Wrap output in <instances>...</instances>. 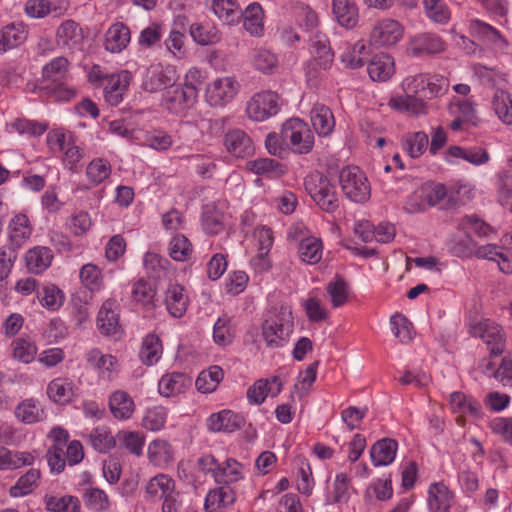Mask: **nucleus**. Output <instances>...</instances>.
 <instances>
[{
	"mask_svg": "<svg viewBox=\"0 0 512 512\" xmlns=\"http://www.w3.org/2000/svg\"><path fill=\"white\" fill-rule=\"evenodd\" d=\"M403 86L407 93L402 96L392 97L389 105L401 112L421 115L427 113V105L424 102V98L430 99L443 95L447 91L449 84L445 79L435 83L428 81L422 75H418L406 78Z\"/></svg>",
	"mask_w": 512,
	"mask_h": 512,
	"instance_id": "obj_1",
	"label": "nucleus"
},
{
	"mask_svg": "<svg viewBox=\"0 0 512 512\" xmlns=\"http://www.w3.org/2000/svg\"><path fill=\"white\" fill-rule=\"evenodd\" d=\"M307 193L324 212L334 213L339 208V199L330 180L318 171L311 172L304 179Z\"/></svg>",
	"mask_w": 512,
	"mask_h": 512,
	"instance_id": "obj_2",
	"label": "nucleus"
},
{
	"mask_svg": "<svg viewBox=\"0 0 512 512\" xmlns=\"http://www.w3.org/2000/svg\"><path fill=\"white\" fill-rule=\"evenodd\" d=\"M68 65V60L60 56L52 59L42 70L43 89L54 95L58 100H69L76 94L73 89L67 87L64 83Z\"/></svg>",
	"mask_w": 512,
	"mask_h": 512,
	"instance_id": "obj_3",
	"label": "nucleus"
},
{
	"mask_svg": "<svg viewBox=\"0 0 512 512\" xmlns=\"http://www.w3.org/2000/svg\"><path fill=\"white\" fill-rule=\"evenodd\" d=\"M291 312L281 307L279 311L270 312L262 325L263 338L270 348L282 347L292 332Z\"/></svg>",
	"mask_w": 512,
	"mask_h": 512,
	"instance_id": "obj_4",
	"label": "nucleus"
},
{
	"mask_svg": "<svg viewBox=\"0 0 512 512\" xmlns=\"http://www.w3.org/2000/svg\"><path fill=\"white\" fill-rule=\"evenodd\" d=\"M151 498L162 500V512H180L183 507L181 493L175 489V481L166 474H158L146 485Z\"/></svg>",
	"mask_w": 512,
	"mask_h": 512,
	"instance_id": "obj_5",
	"label": "nucleus"
},
{
	"mask_svg": "<svg viewBox=\"0 0 512 512\" xmlns=\"http://www.w3.org/2000/svg\"><path fill=\"white\" fill-rule=\"evenodd\" d=\"M281 138L288 142V148L297 154H308L314 146L312 131L307 123L299 118H291L283 123Z\"/></svg>",
	"mask_w": 512,
	"mask_h": 512,
	"instance_id": "obj_6",
	"label": "nucleus"
},
{
	"mask_svg": "<svg viewBox=\"0 0 512 512\" xmlns=\"http://www.w3.org/2000/svg\"><path fill=\"white\" fill-rule=\"evenodd\" d=\"M339 183L343 193L353 202L363 203L370 197L368 180L357 167L342 169L339 175Z\"/></svg>",
	"mask_w": 512,
	"mask_h": 512,
	"instance_id": "obj_7",
	"label": "nucleus"
},
{
	"mask_svg": "<svg viewBox=\"0 0 512 512\" xmlns=\"http://www.w3.org/2000/svg\"><path fill=\"white\" fill-rule=\"evenodd\" d=\"M280 110V97L272 91L255 94L247 103L246 112L250 119L264 121L275 116Z\"/></svg>",
	"mask_w": 512,
	"mask_h": 512,
	"instance_id": "obj_8",
	"label": "nucleus"
},
{
	"mask_svg": "<svg viewBox=\"0 0 512 512\" xmlns=\"http://www.w3.org/2000/svg\"><path fill=\"white\" fill-rule=\"evenodd\" d=\"M403 32V26L397 20L385 18L374 24L369 42L377 48L391 47L402 39Z\"/></svg>",
	"mask_w": 512,
	"mask_h": 512,
	"instance_id": "obj_9",
	"label": "nucleus"
},
{
	"mask_svg": "<svg viewBox=\"0 0 512 512\" xmlns=\"http://www.w3.org/2000/svg\"><path fill=\"white\" fill-rule=\"evenodd\" d=\"M239 89L233 77L217 78L206 87V101L210 106L222 107L233 100Z\"/></svg>",
	"mask_w": 512,
	"mask_h": 512,
	"instance_id": "obj_10",
	"label": "nucleus"
},
{
	"mask_svg": "<svg viewBox=\"0 0 512 512\" xmlns=\"http://www.w3.org/2000/svg\"><path fill=\"white\" fill-rule=\"evenodd\" d=\"M470 333L481 338L487 345L491 346L490 355L498 356L504 351L503 335L501 328L495 322L485 319L470 325Z\"/></svg>",
	"mask_w": 512,
	"mask_h": 512,
	"instance_id": "obj_11",
	"label": "nucleus"
},
{
	"mask_svg": "<svg viewBox=\"0 0 512 512\" xmlns=\"http://www.w3.org/2000/svg\"><path fill=\"white\" fill-rule=\"evenodd\" d=\"M176 71L173 67L166 68L161 65H152L147 69L143 88L148 92H158L167 89L176 82Z\"/></svg>",
	"mask_w": 512,
	"mask_h": 512,
	"instance_id": "obj_12",
	"label": "nucleus"
},
{
	"mask_svg": "<svg viewBox=\"0 0 512 512\" xmlns=\"http://www.w3.org/2000/svg\"><path fill=\"white\" fill-rule=\"evenodd\" d=\"M196 102L194 92H188L183 86L172 84L163 94V105L173 113H179Z\"/></svg>",
	"mask_w": 512,
	"mask_h": 512,
	"instance_id": "obj_13",
	"label": "nucleus"
},
{
	"mask_svg": "<svg viewBox=\"0 0 512 512\" xmlns=\"http://www.w3.org/2000/svg\"><path fill=\"white\" fill-rule=\"evenodd\" d=\"M117 308L118 304L114 299H108L102 304L97 316V326L103 335L110 336L119 332Z\"/></svg>",
	"mask_w": 512,
	"mask_h": 512,
	"instance_id": "obj_14",
	"label": "nucleus"
},
{
	"mask_svg": "<svg viewBox=\"0 0 512 512\" xmlns=\"http://www.w3.org/2000/svg\"><path fill=\"white\" fill-rule=\"evenodd\" d=\"M244 423V417L232 412L231 410H222L218 413H214L208 418L207 421L209 430L213 432L226 433H232L242 428Z\"/></svg>",
	"mask_w": 512,
	"mask_h": 512,
	"instance_id": "obj_15",
	"label": "nucleus"
},
{
	"mask_svg": "<svg viewBox=\"0 0 512 512\" xmlns=\"http://www.w3.org/2000/svg\"><path fill=\"white\" fill-rule=\"evenodd\" d=\"M224 144L228 152L235 157H248L254 152V146L251 138L240 129H233L227 132Z\"/></svg>",
	"mask_w": 512,
	"mask_h": 512,
	"instance_id": "obj_16",
	"label": "nucleus"
},
{
	"mask_svg": "<svg viewBox=\"0 0 512 512\" xmlns=\"http://www.w3.org/2000/svg\"><path fill=\"white\" fill-rule=\"evenodd\" d=\"M234 502V490L229 485H222L208 492L204 509L206 512H225Z\"/></svg>",
	"mask_w": 512,
	"mask_h": 512,
	"instance_id": "obj_17",
	"label": "nucleus"
},
{
	"mask_svg": "<svg viewBox=\"0 0 512 512\" xmlns=\"http://www.w3.org/2000/svg\"><path fill=\"white\" fill-rule=\"evenodd\" d=\"M445 49L442 39L434 34L423 33L416 35L410 41V52L413 56L440 53Z\"/></svg>",
	"mask_w": 512,
	"mask_h": 512,
	"instance_id": "obj_18",
	"label": "nucleus"
},
{
	"mask_svg": "<svg viewBox=\"0 0 512 512\" xmlns=\"http://www.w3.org/2000/svg\"><path fill=\"white\" fill-rule=\"evenodd\" d=\"M398 443L391 438H383L375 442L370 449V457L374 466L391 464L396 456Z\"/></svg>",
	"mask_w": 512,
	"mask_h": 512,
	"instance_id": "obj_19",
	"label": "nucleus"
},
{
	"mask_svg": "<svg viewBox=\"0 0 512 512\" xmlns=\"http://www.w3.org/2000/svg\"><path fill=\"white\" fill-rule=\"evenodd\" d=\"M130 29L122 22L114 23L105 34V49L112 53H119L130 42Z\"/></svg>",
	"mask_w": 512,
	"mask_h": 512,
	"instance_id": "obj_20",
	"label": "nucleus"
},
{
	"mask_svg": "<svg viewBox=\"0 0 512 512\" xmlns=\"http://www.w3.org/2000/svg\"><path fill=\"white\" fill-rule=\"evenodd\" d=\"M367 70L373 81H387L394 74V59L387 53L376 54L369 62Z\"/></svg>",
	"mask_w": 512,
	"mask_h": 512,
	"instance_id": "obj_21",
	"label": "nucleus"
},
{
	"mask_svg": "<svg viewBox=\"0 0 512 512\" xmlns=\"http://www.w3.org/2000/svg\"><path fill=\"white\" fill-rule=\"evenodd\" d=\"M212 10L226 25L239 23L243 16V10L237 0H213Z\"/></svg>",
	"mask_w": 512,
	"mask_h": 512,
	"instance_id": "obj_22",
	"label": "nucleus"
},
{
	"mask_svg": "<svg viewBox=\"0 0 512 512\" xmlns=\"http://www.w3.org/2000/svg\"><path fill=\"white\" fill-rule=\"evenodd\" d=\"M165 305L169 314L175 318L182 317L188 307V297L184 294L183 286L170 284L166 290Z\"/></svg>",
	"mask_w": 512,
	"mask_h": 512,
	"instance_id": "obj_23",
	"label": "nucleus"
},
{
	"mask_svg": "<svg viewBox=\"0 0 512 512\" xmlns=\"http://www.w3.org/2000/svg\"><path fill=\"white\" fill-rule=\"evenodd\" d=\"M312 54L316 64L326 70L329 69L333 63L334 53L332 52L329 41L326 35L316 32L310 39Z\"/></svg>",
	"mask_w": 512,
	"mask_h": 512,
	"instance_id": "obj_24",
	"label": "nucleus"
},
{
	"mask_svg": "<svg viewBox=\"0 0 512 512\" xmlns=\"http://www.w3.org/2000/svg\"><path fill=\"white\" fill-rule=\"evenodd\" d=\"M271 383H277L276 390H272V388L269 386V380H257L247 390V398L249 402L259 405L264 402L268 395H271L272 397L277 396L282 390L283 383L278 376L271 377Z\"/></svg>",
	"mask_w": 512,
	"mask_h": 512,
	"instance_id": "obj_25",
	"label": "nucleus"
},
{
	"mask_svg": "<svg viewBox=\"0 0 512 512\" xmlns=\"http://www.w3.org/2000/svg\"><path fill=\"white\" fill-rule=\"evenodd\" d=\"M311 123L319 136L332 133L335 120L332 111L325 105L316 104L311 110Z\"/></svg>",
	"mask_w": 512,
	"mask_h": 512,
	"instance_id": "obj_26",
	"label": "nucleus"
},
{
	"mask_svg": "<svg viewBox=\"0 0 512 512\" xmlns=\"http://www.w3.org/2000/svg\"><path fill=\"white\" fill-rule=\"evenodd\" d=\"M247 169L258 175H263L270 179H277L283 176L287 169L279 161L271 158H258L246 163Z\"/></svg>",
	"mask_w": 512,
	"mask_h": 512,
	"instance_id": "obj_27",
	"label": "nucleus"
},
{
	"mask_svg": "<svg viewBox=\"0 0 512 512\" xmlns=\"http://www.w3.org/2000/svg\"><path fill=\"white\" fill-rule=\"evenodd\" d=\"M109 408L116 419L125 420L129 419L133 414L135 404L127 392L118 390L110 396Z\"/></svg>",
	"mask_w": 512,
	"mask_h": 512,
	"instance_id": "obj_28",
	"label": "nucleus"
},
{
	"mask_svg": "<svg viewBox=\"0 0 512 512\" xmlns=\"http://www.w3.org/2000/svg\"><path fill=\"white\" fill-rule=\"evenodd\" d=\"M52 259L53 253L51 249L44 246L28 250L25 256L28 270L35 274L45 271L50 266Z\"/></svg>",
	"mask_w": 512,
	"mask_h": 512,
	"instance_id": "obj_29",
	"label": "nucleus"
},
{
	"mask_svg": "<svg viewBox=\"0 0 512 512\" xmlns=\"http://www.w3.org/2000/svg\"><path fill=\"white\" fill-rule=\"evenodd\" d=\"M27 38L25 25L9 24L0 30V52H6L21 45Z\"/></svg>",
	"mask_w": 512,
	"mask_h": 512,
	"instance_id": "obj_30",
	"label": "nucleus"
},
{
	"mask_svg": "<svg viewBox=\"0 0 512 512\" xmlns=\"http://www.w3.org/2000/svg\"><path fill=\"white\" fill-rule=\"evenodd\" d=\"M191 384V380L184 373L174 372L164 375L159 381V392L163 396L170 397L183 393Z\"/></svg>",
	"mask_w": 512,
	"mask_h": 512,
	"instance_id": "obj_31",
	"label": "nucleus"
},
{
	"mask_svg": "<svg viewBox=\"0 0 512 512\" xmlns=\"http://www.w3.org/2000/svg\"><path fill=\"white\" fill-rule=\"evenodd\" d=\"M333 13L338 23L346 28L354 27L358 22V8L353 0H333Z\"/></svg>",
	"mask_w": 512,
	"mask_h": 512,
	"instance_id": "obj_32",
	"label": "nucleus"
},
{
	"mask_svg": "<svg viewBox=\"0 0 512 512\" xmlns=\"http://www.w3.org/2000/svg\"><path fill=\"white\" fill-rule=\"evenodd\" d=\"M132 298L147 309H154L158 306L156 288L153 282L139 279L133 284Z\"/></svg>",
	"mask_w": 512,
	"mask_h": 512,
	"instance_id": "obj_33",
	"label": "nucleus"
},
{
	"mask_svg": "<svg viewBox=\"0 0 512 512\" xmlns=\"http://www.w3.org/2000/svg\"><path fill=\"white\" fill-rule=\"evenodd\" d=\"M430 512H448L452 503V494L442 483H434L429 488Z\"/></svg>",
	"mask_w": 512,
	"mask_h": 512,
	"instance_id": "obj_34",
	"label": "nucleus"
},
{
	"mask_svg": "<svg viewBox=\"0 0 512 512\" xmlns=\"http://www.w3.org/2000/svg\"><path fill=\"white\" fill-rule=\"evenodd\" d=\"M243 466L237 460L228 458L219 463L215 481L219 484L229 485L241 479Z\"/></svg>",
	"mask_w": 512,
	"mask_h": 512,
	"instance_id": "obj_35",
	"label": "nucleus"
},
{
	"mask_svg": "<svg viewBox=\"0 0 512 512\" xmlns=\"http://www.w3.org/2000/svg\"><path fill=\"white\" fill-rule=\"evenodd\" d=\"M31 234L28 217L18 214L9 223V239L15 248L20 247Z\"/></svg>",
	"mask_w": 512,
	"mask_h": 512,
	"instance_id": "obj_36",
	"label": "nucleus"
},
{
	"mask_svg": "<svg viewBox=\"0 0 512 512\" xmlns=\"http://www.w3.org/2000/svg\"><path fill=\"white\" fill-rule=\"evenodd\" d=\"M224 372L220 366L214 365L202 371L195 381L198 391L202 393L213 392L223 380Z\"/></svg>",
	"mask_w": 512,
	"mask_h": 512,
	"instance_id": "obj_37",
	"label": "nucleus"
},
{
	"mask_svg": "<svg viewBox=\"0 0 512 512\" xmlns=\"http://www.w3.org/2000/svg\"><path fill=\"white\" fill-rule=\"evenodd\" d=\"M47 394L55 403H69L74 395L73 384L65 378L54 379L48 385Z\"/></svg>",
	"mask_w": 512,
	"mask_h": 512,
	"instance_id": "obj_38",
	"label": "nucleus"
},
{
	"mask_svg": "<svg viewBox=\"0 0 512 512\" xmlns=\"http://www.w3.org/2000/svg\"><path fill=\"white\" fill-rule=\"evenodd\" d=\"M56 38L65 46L79 44L83 40V31L74 20H66L58 27Z\"/></svg>",
	"mask_w": 512,
	"mask_h": 512,
	"instance_id": "obj_39",
	"label": "nucleus"
},
{
	"mask_svg": "<svg viewBox=\"0 0 512 512\" xmlns=\"http://www.w3.org/2000/svg\"><path fill=\"white\" fill-rule=\"evenodd\" d=\"M162 353V344L159 337L155 334H148L141 346L140 358L146 365H152L160 359Z\"/></svg>",
	"mask_w": 512,
	"mask_h": 512,
	"instance_id": "obj_40",
	"label": "nucleus"
},
{
	"mask_svg": "<svg viewBox=\"0 0 512 512\" xmlns=\"http://www.w3.org/2000/svg\"><path fill=\"white\" fill-rule=\"evenodd\" d=\"M40 471L38 469H30L22 475L16 484L10 488L12 497H22L31 493L37 486L40 479Z\"/></svg>",
	"mask_w": 512,
	"mask_h": 512,
	"instance_id": "obj_41",
	"label": "nucleus"
},
{
	"mask_svg": "<svg viewBox=\"0 0 512 512\" xmlns=\"http://www.w3.org/2000/svg\"><path fill=\"white\" fill-rule=\"evenodd\" d=\"M46 509L51 512H80V500L75 496H46Z\"/></svg>",
	"mask_w": 512,
	"mask_h": 512,
	"instance_id": "obj_42",
	"label": "nucleus"
},
{
	"mask_svg": "<svg viewBox=\"0 0 512 512\" xmlns=\"http://www.w3.org/2000/svg\"><path fill=\"white\" fill-rule=\"evenodd\" d=\"M298 253L303 262L316 264L322 258V242L315 238L304 239L299 244Z\"/></svg>",
	"mask_w": 512,
	"mask_h": 512,
	"instance_id": "obj_43",
	"label": "nucleus"
},
{
	"mask_svg": "<svg viewBox=\"0 0 512 512\" xmlns=\"http://www.w3.org/2000/svg\"><path fill=\"white\" fill-rule=\"evenodd\" d=\"M493 107L498 117L508 125L512 124V98L506 91L500 90L494 94Z\"/></svg>",
	"mask_w": 512,
	"mask_h": 512,
	"instance_id": "obj_44",
	"label": "nucleus"
},
{
	"mask_svg": "<svg viewBox=\"0 0 512 512\" xmlns=\"http://www.w3.org/2000/svg\"><path fill=\"white\" fill-rule=\"evenodd\" d=\"M326 291L335 308L341 307L348 300L347 283L340 275H336L335 279L327 284Z\"/></svg>",
	"mask_w": 512,
	"mask_h": 512,
	"instance_id": "obj_45",
	"label": "nucleus"
},
{
	"mask_svg": "<svg viewBox=\"0 0 512 512\" xmlns=\"http://www.w3.org/2000/svg\"><path fill=\"white\" fill-rule=\"evenodd\" d=\"M449 113L464 119L466 123L477 125V116L471 102L454 97L449 104Z\"/></svg>",
	"mask_w": 512,
	"mask_h": 512,
	"instance_id": "obj_46",
	"label": "nucleus"
},
{
	"mask_svg": "<svg viewBox=\"0 0 512 512\" xmlns=\"http://www.w3.org/2000/svg\"><path fill=\"white\" fill-rule=\"evenodd\" d=\"M83 501L86 507L101 512L109 508L110 501L106 493L98 488H89L83 494Z\"/></svg>",
	"mask_w": 512,
	"mask_h": 512,
	"instance_id": "obj_47",
	"label": "nucleus"
},
{
	"mask_svg": "<svg viewBox=\"0 0 512 512\" xmlns=\"http://www.w3.org/2000/svg\"><path fill=\"white\" fill-rule=\"evenodd\" d=\"M183 20L184 19H179L178 22L175 23V27L171 30L170 35L166 40L167 49L177 57H182L185 53L183 50L185 38Z\"/></svg>",
	"mask_w": 512,
	"mask_h": 512,
	"instance_id": "obj_48",
	"label": "nucleus"
},
{
	"mask_svg": "<svg viewBox=\"0 0 512 512\" xmlns=\"http://www.w3.org/2000/svg\"><path fill=\"white\" fill-rule=\"evenodd\" d=\"M425 203L428 208L434 207L438 204H443L447 189L445 185L440 183H426L420 187Z\"/></svg>",
	"mask_w": 512,
	"mask_h": 512,
	"instance_id": "obj_49",
	"label": "nucleus"
},
{
	"mask_svg": "<svg viewBox=\"0 0 512 512\" xmlns=\"http://www.w3.org/2000/svg\"><path fill=\"white\" fill-rule=\"evenodd\" d=\"M86 174L91 182L100 184L111 174V165L103 158L94 159L87 166Z\"/></svg>",
	"mask_w": 512,
	"mask_h": 512,
	"instance_id": "obj_50",
	"label": "nucleus"
},
{
	"mask_svg": "<svg viewBox=\"0 0 512 512\" xmlns=\"http://www.w3.org/2000/svg\"><path fill=\"white\" fill-rule=\"evenodd\" d=\"M42 410H39L32 399L25 400L18 404L15 409L16 417L27 424H32L41 420Z\"/></svg>",
	"mask_w": 512,
	"mask_h": 512,
	"instance_id": "obj_51",
	"label": "nucleus"
},
{
	"mask_svg": "<svg viewBox=\"0 0 512 512\" xmlns=\"http://www.w3.org/2000/svg\"><path fill=\"white\" fill-rule=\"evenodd\" d=\"M192 252V245L184 235H176L169 244V255L175 261H185Z\"/></svg>",
	"mask_w": 512,
	"mask_h": 512,
	"instance_id": "obj_52",
	"label": "nucleus"
},
{
	"mask_svg": "<svg viewBox=\"0 0 512 512\" xmlns=\"http://www.w3.org/2000/svg\"><path fill=\"white\" fill-rule=\"evenodd\" d=\"M469 191L466 186H451L447 190V194L444 199V203L441 206V209L449 210L456 209L460 206L465 205L467 200H469V196H466Z\"/></svg>",
	"mask_w": 512,
	"mask_h": 512,
	"instance_id": "obj_53",
	"label": "nucleus"
},
{
	"mask_svg": "<svg viewBox=\"0 0 512 512\" xmlns=\"http://www.w3.org/2000/svg\"><path fill=\"white\" fill-rule=\"evenodd\" d=\"M90 442L95 450L106 453L115 446V440L105 427H97L90 434Z\"/></svg>",
	"mask_w": 512,
	"mask_h": 512,
	"instance_id": "obj_54",
	"label": "nucleus"
},
{
	"mask_svg": "<svg viewBox=\"0 0 512 512\" xmlns=\"http://www.w3.org/2000/svg\"><path fill=\"white\" fill-rule=\"evenodd\" d=\"M224 215L215 208L207 207L203 212V227L209 234H218L224 229Z\"/></svg>",
	"mask_w": 512,
	"mask_h": 512,
	"instance_id": "obj_55",
	"label": "nucleus"
},
{
	"mask_svg": "<svg viewBox=\"0 0 512 512\" xmlns=\"http://www.w3.org/2000/svg\"><path fill=\"white\" fill-rule=\"evenodd\" d=\"M394 335L403 343L410 341L412 336V324L402 314H395L390 319Z\"/></svg>",
	"mask_w": 512,
	"mask_h": 512,
	"instance_id": "obj_56",
	"label": "nucleus"
},
{
	"mask_svg": "<svg viewBox=\"0 0 512 512\" xmlns=\"http://www.w3.org/2000/svg\"><path fill=\"white\" fill-rule=\"evenodd\" d=\"M190 35L200 45H210L219 41L220 36L217 30H207L203 25L195 23L190 26Z\"/></svg>",
	"mask_w": 512,
	"mask_h": 512,
	"instance_id": "obj_57",
	"label": "nucleus"
},
{
	"mask_svg": "<svg viewBox=\"0 0 512 512\" xmlns=\"http://www.w3.org/2000/svg\"><path fill=\"white\" fill-rule=\"evenodd\" d=\"M429 18L437 23H444L450 17V11L442 0H423Z\"/></svg>",
	"mask_w": 512,
	"mask_h": 512,
	"instance_id": "obj_58",
	"label": "nucleus"
},
{
	"mask_svg": "<svg viewBox=\"0 0 512 512\" xmlns=\"http://www.w3.org/2000/svg\"><path fill=\"white\" fill-rule=\"evenodd\" d=\"M63 299V292L57 286L52 284L43 287L40 302L44 307L49 310H56L62 305Z\"/></svg>",
	"mask_w": 512,
	"mask_h": 512,
	"instance_id": "obj_59",
	"label": "nucleus"
},
{
	"mask_svg": "<svg viewBox=\"0 0 512 512\" xmlns=\"http://www.w3.org/2000/svg\"><path fill=\"white\" fill-rule=\"evenodd\" d=\"M132 75L128 71L106 77L104 92H125L130 84Z\"/></svg>",
	"mask_w": 512,
	"mask_h": 512,
	"instance_id": "obj_60",
	"label": "nucleus"
},
{
	"mask_svg": "<svg viewBox=\"0 0 512 512\" xmlns=\"http://www.w3.org/2000/svg\"><path fill=\"white\" fill-rule=\"evenodd\" d=\"M167 413L163 407H154L147 411L143 418V425L151 431L162 429L166 422Z\"/></svg>",
	"mask_w": 512,
	"mask_h": 512,
	"instance_id": "obj_61",
	"label": "nucleus"
},
{
	"mask_svg": "<svg viewBox=\"0 0 512 512\" xmlns=\"http://www.w3.org/2000/svg\"><path fill=\"white\" fill-rule=\"evenodd\" d=\"M36 352L35 345L23 338H18L13 342V355L23 363H30L34 359Z\"/></svg>",
	"mask_w": 512,
	"mask_h": 512,
	"instance_id": "obj_62",
	"label": "nucleus"
},
{
	"mask_svg": "<svg viewBox=\"0 0 512 512\" xmlns=\"http://www.w3.org/2000/svg\"><path fill=\"white\" fill-rule=\"evenodd\" d=\"M87 361L89 365L95 369L106 371H112L114 365L117 363V360L114 356L103 355L97 349H93L87 354Z\"/></svg>",
	"mask_w": 512,
	"mask_h": 512,
	"instance_id": "obj_63",
	"label": "nucleus"
},
{
	"mask_svg": "<svg viewBox=\"0 0 512 512\" xmlns=\"http://www.w3.org/2000/svg\"><path fill=\"white\" fill-rule=\"evenodd\" d=\"M428 146V136L424 132H417L405 141V148L412 158L420 156Z\"/></svg>",
	"mask_w": 512,
	"mask_h": 512,
	"instance_id": "obj_64",
	"label": "nucleus"
}]
</instances>
